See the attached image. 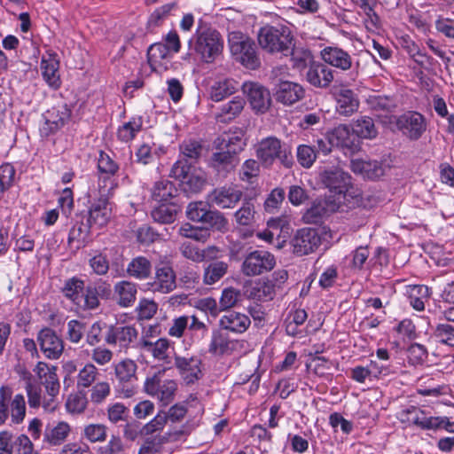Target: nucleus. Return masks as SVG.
Wrapping results in <instances>:
<instances>
[{
  "instance_id": "c9c22d12",
  "label": "nucleus",
  "mask_w": 454,
  "mask_h": 454,
  "mask_svg": "<svg viewBox=\"0 0 454 454\" xmlns=\"http://www.w3.org/2000/svg\"><path fill=\"white\" fill-rule=\"evenodd\" d=\"M407 414L410 415L408 418L410 422L424 430L438 429L439 423L441 422L436 417H427L423 410L415 406L409 408Z\"/></svg>"
},
{
  "instance_id": "2eb2a0df",
  "label": "nucleus",
  "mask_w": 454,
  "mask_h": 454,
  "mask_svg": "<svg viewBox=\"0 0 454 454\" xmlns=\"http://www.w3.org/2000/svg\"><path fill=\"white\" fill-rule=\"evenodd\" d=\"M321 244V238L317 230L303 228L299 230L291 239L293 253L302 256L314 252Z\"/></svg>"
},
{
  "instance_id": "c85d7f7f",
  "label": "nucleus",
  "mask_w": 454,
  "mask_h": 454,
  "mask_svg": "<svg viewBox=\"0 0 454 454\" xmlns=\"http://www.w3.org/2000/svg\"><path fill=\"white\" fill-rule=\"evenodd\" d=\"M98 170L99 176L98 187L99 190L106 189L107 183L111 185L113 182L111 177L119 170L118 164L105 152L100 151L98 159Z\"/></svg>"
},
{
  "instance_id": "7c9ffc66",
  "label": "nucleus",
  "mask_w": 454,
  "mask_h": 454,
  "mask_svg": "<svg viewBox=\"0 0 454 454\" xmlns=\"http://www.w3.org/2000/svg\"><path fill=\"white\" fill-rule=\"evenodd\" d=\"M138 347L144 351L150 353L153 358L164 361L168 357L170 340L167 338H160L153 341L142 338L139 340Z\"/></svg>"
},
{
  "instance_id": "a19ab883",
  "label": "nucleus",
  "mask_w": 454,
  "mask_h": 454,
  "mask_svg": "<svg viewBox=\"0 0 454 454\" xmlns=\"http://www.w3.org/2000/svg\"><path fill=\"white\" fill-rule=\"evenodd\" d=\"M352 132L356 137L365 139H372L378 134L373 120L368 116L357 119L353 124Z\"/></svg>"
},
{
  "instance_id": "13d9d810",
  "label": "nucleus",
  "mask_w": 454,
  "mask_h": 454,
  "mask_svg": "<svg viewBox=\"0 0 454 454\" xmlns=\"http://www.w3.org/2000/svg\"><path fill=\"white\" fill-rule=\"evenodd\" d=\"M296 157L301 167L309 168L317 157L316 154V148L309 145H300L297 147Z\"/></svg>"
},
{
  "instance_id": "c756f323",
  "label": "nucleus",
  "mask_w": 454,
  "mask_h": 454,
  "mask_svg": "<svg viewBox=\"0 0 454 454\" xmlns=\"http://www.w3.org/2000/svg\"><path fill=\"white\" fill-rule=\"evenodd\" d=\"M59 61L55 54H49L47 58L43 57L41 61V69L43 79L53 89L60 87V79L59 74Z\"/></svg>"
},
{
  "instance_id": "39448f33",
  "label": "nucleus",
  "mask_w": 454,
  "mask_h": 454,
  "mask_svg": "<svg viewBox=\"0 0 454 454\" xmlns=\"http://www.w3.org/2000/svg\"><path fill=\"white\" fill-rule=\"evenodd\" d=\"M256 156L265 168L272 166L276 160H278L286 168H291L294 165L290 146L275 137H268L257 144Z\"/></svg>"
},
{
  "instance_id": "bf43d9fd",
  "label": "nucleus",
  "mask_w": 454,
  "mask_h": 454,
  "mask_svg": "<svg viewBox=\"0 0 454 454\" xmlns=\"http://www.w3.org/2000/svg\"><path fill=\"white\" fill-rule=\"evenodd\" d=\"M166 424L165 411H160L153 419L143 426L142 436L160 434Z\"/></svg>"
},
{
  "instance_id": "f257e3e1",
  "label": "nucleus",
  "mask_w": 454,
  "mask_h": 454,
  "mask_svg": "<svg viewBox=\"0 0 454 454\" xmlns=\"http://www.w3.org/2000/svg\"><path fill=\"white\" fill-rule=\"evenodd\" d=\"M215 152L208 160V167L217 179H225L239 163V154L244 150L246 142L241 130L224 133L214 142Z\"/></svg>"
},
{
  "instance_id": "cd10ccee",
  "label": "nucleus",
  "mask_w": 454,
  "mask_h": 454,
  "mask_svg": "<svg viewBox=\"0 0 454 454\" xmlns=\"http://www.w3.org/2000/svg\"><path fill=\"white\" fill-rule=\"evenodd\" d=\"M243 294L254 301H267L273 299L275 285L272 281H259L244 286Z\"/></svg>"
},
{
  "instance_id": "aec40b11",
  "label": "nucleus",
  "mask_w": 454,
  "mask_h": 454,
  "mask_svg": "<svg viewBox=\"0 0 454 454\" xmlns=\"http://www.w3.org/2000/svg\"><path fill=\"white\" fill-rule=\"evenodd\" d=\"M339 203L328 199H317L302 215V221L307 224H318L324 218L339 208Z\"/></svg>"
},
{
  "instance_id": "1a4fd4ad",
  "label": "nucleus",
  "mask_w": 454,
  "mask_h": 454,
  "mask_svg": "<svg viewBox=\"0 0 454 454\" xmlns=\"http://www.w3.org/2000/svg\"><path fill=\"white\" fill-rule=\"evenodd\" d=\"M137 364L131 359H124L114 366L119 391L124 397H131L136 393Z\"/></svg>"
},
{
  "instance_id": "473e14b6",
  "label": "nucleus",
  "mask_w": 454,
  "mask_h": 454,
  "mask_svg": "<svg viewBox=\"0 0 454 454\" xmlns=\"http://www.w3.org/2000/svg\"><path fill=\"white\" fill-rule=\"evenodd\" d=\"M153 265L151 261L145 256H137L133 258L127 266V274L135 279L145 280L150 278Z\"/></svg>"
},
{
  "instance_id": "5701e85b",
  "label": "nucleus",
  "mask_w": 454,
  "mask_h": 454,
  "mask_svg": "<svg viewBox=\"0 0 454 454\" xmlns=\"http://www.w3.org/2000/svg\"><path fill=\"white\" fill-rule=\"evenodd\" d=\"M334 73L325 61H314L306 73V80L312 86L319 89H326L334 79Z\"/></svg>"
},
{
  "instance_id": "f704fd0d",
  "label": "nucleus",
  "mask_w": 454,
  "mask_h": 454,
  "mask_svg": "<svg viewBox=\"0 0 454 454\" xmlns=\"http://www.w3.org/2000/svg\"><path fill=\"white\" fill-rule=\"evenodd\" d=\"M84 281L78 277H73L65 280L61 287L62 294L74 304L81 306L84 292Z\"/></svg>"
},
{
  "instance_id": "e2e57ef3",
  "label": "nucleus",
  "mask_w": 454,
  "mask_h": 454,
  "mask_svg": "<svg viewBox=\"0 0 454 454\" xmlns=\"http://www.w3.org/2000/svg\"><path fill=\"white\" fill-rule=\"evenodd\" d=\"M92 271L98 276H105L109 270V260L102 252L97 253L89 260Z\"/></svg>"
},
{
  "instance_id": "a18cd8bd",
  "label": "nucleus",
  "mask_w": 454,
  "mask_h": 454,
  "mask_svg": "<svg viewBox=\"0 0 454 454\" xmlns=\"http://www.w3.org/2000/svg\"><path fill=\"white\" fill-rule=\"evenodd\" d=\"M236 90L234 82L223 80L215 82L210 88V98L215 102H219L232 95Z\"/></svg>"
},
{
  "instance_id": "9b49d317",
  "label": "nucleus",
  "mask_w": 454,
  "mask_h": 454,
  "mask_svg": "<svg viewBox=\"0 0 454 454\" xmlns=\"http://www.w3.org/2000/svg\"><path fill=\"white\" fill-rule=\"evenodd\" d=\"M275 264V257L270 252L254 250L246 256L241 270L246 276H256L271 270Z\"/></svg>"
},
{
  "instance_id": "4d7b16f0",
  "label": "nucleus",
  "mask_w": 454,
  "mask_h": 454,
  "mask_svg": "<svg viewBox=\"0 0 454 454\" xmlns=\"http://www.w3.org/2000/svg\"><path fill=\"white\" fill-rule=\"evenodd\" d=\"M254 207L250 200L243 202L242 207L234 214L238 224L249 226L253 223L254 218Z\"/></svg>"
},
{
  "instance_id": "e433bc0d",
  "label": "nucleus",
  "mask_w": 454,
  "mask_h": 454,
  "mask_svg": "<svg viewBox=\"0 0 454 454\" xmlns=\"http://www.w3.org/2000/svg\"><path fill=\"white\" fill-rule=\"evenodd\" d=\"M348 126L339 125L332 131L330 137L334 145L354 151L358 146V141Z\"/></svg>"
},
{
  "instance_id": "603ef678",
  "label": "nucleus",
  "mask_w": 454,
  "mask_h": 454,
  "mask_svg": "<svg viewBox=\"0 0 454 454\" xmlns=\"http://www.w3.org/2000/svg\"><path fill=\"white\" fill-rule=\"evenodd\" d=\"M434 337L442 344L454 347V326L449 323H439L434 328Z\"/></svg>"
},
{
  "instance_id": "338daca9",
  "label": "nucleus",
  "mask_w": 454,
  "mask_h": 454,
  "mask_svg": "<svg viewBox=\"0 0 454 454\" xmlns=\"http://www.w3.org/2000/svg\"><path fill=\"white\" fill-rule=\"evenodd\" d=\"M240 299V292L233 287L223 290L219 305L222 310H226L236 305Z\"/></svg>"
},
{
  "instance_id": "f8f14e48",
  "label": "nucleus",
  "mask_w": 454,
  "mask_h": 454,
  "mask_svg": "<svg viewBox=\"0 0 454 454\" xmlns=\"http://www.w3.org/2000/svg\"><path fill=\"white\" fill-rule=\"evenodd\" d=\"M323 184L331 192L340 197L345 198L348 193L351 194V176L339 168H331L325 169L321 174Z\"/></svg>"
},
{
  "instance_id": "ddd939ff",
  "label": "nucleus",
  "mask_w": 454,
  "mask_h": 454,
  "mask_svg": "<svg viewBox=\"0 0 454 454\" xmlns=\"http://www.w3.org/2000/svg\"><path fill=\"white\" fill-rule=\"evenodd\" d=\"M176 276L169 263L160 262L155 266L153 281L147 283L148 290L153 293L168 294L176 287Z\"/></svg>"
},
{
  "instance_id": "09e8293b",
  "label": "nucleus",
  "mask_w": 454,
  "mask_h": 454,
  "mask_svg": "<svg viewBox=\"0 0 454 454\" xmlns=\"http://www.w3.org/2000/svg\"><path fill=\"white\" fill-rule=\"evenodd\" d=\"M10 411L12 422L20 424L26 417V401L22 394H17L11 398Z\"/></svg>"
},
{
  "instance_id": "f03ea898",
  "label": "nucleus",
  "mask_w": 454,
  "mask_h": 454,
  "mask_svg": "<svg viewBox=\"0 0 454 454\" xmlns=\"http://www.w3.org/2000/svg\"><path fill=\"white\" fill-rule=\"evenodd\" d=\"M257 41L260 47L268 53L288 56L295 40L287 26L278 24L262 27L257 32Z\"/></svg>"
},
{
  "instance_id": "a211bd4d",
  "label": "nucleus",
  "mask_w": 454,
  "mask_h": 454,
  "mask_svg": "<svg viewBox=\"0 0 454 454\" xmlns=\"http://www.w3.org/2000/svg\"><path fill=\"white\" fill-rule=\"evenodd\" d=\"M138 336L137 330L131 325H110L105 335V340L108 345H114L120 348L127 350L137 340Z\"/></svg>"
},
{
  "instance_id": "4c0bfd02",
  "label": "nucleus",
  "mask_w": 454,
  "mask_h": 454,
  "mask_svg": "<svg viewBox=\"0 0 454 454\" xmlns=\"http://www.w3.org/2000/svg\"><path fill=\"white\" fill-rule=\"evenodd\" d=\"M179 206L175 202H160L151 212L153 219L160 223L168 224L176 220Z\"/></svg>"
},
{
  "instance_id": "bb28decb",
  "label": "nucleus",
  "mask_w": 454,
  "mask_h": 454,
  "mask_svg": "<svg viewBox=\"0 0 454 454\" xmlns=\"http://www.w3.org/2000/svg\"><path fill=\"white\" fill-rule=\"evenodd\" d=\"M137 294V284L121 280L114 286V299L121 308H129L134 305Z\"/></svg>"
},
{
  "instance_id": "5fc2aeb1",
  "label": "nucleus",
  "mask_w": 454,
  "mask_h": 454,
  "mask_svg": "<svg viewBox=\"0 0 454 454\" xmlns=\"http://www.w3.org/2000/svg\"><path fill=\"white\" fill-rule=\"evenodd\" d=\"M408 362L410 364L418 366L423 365L428 358L427 348L419 343H412L407 349Z\"/></svg>"
},
{
  "instance_id": "37998d69",
  "label": "nucleus",
  "mask_w": 454,
  "mask_h": 454,
  "mask_svg": "<svg viewBox=\"0 0 454 454\" xmlns=\"http://www.w3.org/2000/svg\"><path fill=\"white\" fill-rule=\"evenodd\" d=\"M177 190L174 184L168 180L156 182L153 191L152 197L158 202H169V200L176 196Z\"/></svg>"
},
{
  "instance_id": "49530a36",
  "label": "nucleus",
  "mask_w": 454,
  "mask_h": 454,
  "mask_svg": "<svg viewBox=\"0 0 454 454\" xmlns=\"http://www.w3.org/2000/svg\"><path fill=\"white\" fill-rule=\"evenodd\" d=\"M370 108L375 112L391 113L397 107L396 101L389 96H371L368 99Z\"/></svg>"
},
{
  "instance_id": "b1692460",
  "label": "nucleus",
  "mask_w": 454,
  "mask_h": 454,
  "mask_svg": "<svg viewBox=\"0 0 454 454\" xmlns=\"http://www.w3.org/2000/svg\"><path fill=\"white\" fill-rule=\"evenodd\" d=\"M320 55L328 67L331 66L342 72L348 71L353 67V58L341 48L327 46L321 51Z\"/></svg>"
},
{
  "instance_id": "6ab92c4d",
  "label": "nucleus",
  "mask_w": 454,
  "mask_h": 454,
  "mask_svg": "<svg viewBox=\"0 0 454 454\" xmlns=\"http://www.w3.org/2000/svg\"><path fill=\"white\" fill-rule=\"evenodd\" d=\"M243 91L247 97V100L254 111L256 113H265L271 104L270 91L258 82H245Z\"/></svg>"
},
{
  "instance_id": "ea45409f",
  "label": "nucleus",
  "mask_w": 454,
  "mask_h": 454,
  "mask_svg": "<svg viewBox=\"0 0 454 454\" xmlns=\"http://www.w3.org/2000/svg\"><path fill=\"white\" fill-rule=\"evenodd\" d=\"M69 432L70 427L66 422H59L54 427L47 426L43 434L44 441L51 445H59L66 440Z\"/></svg>"
},
{
  "instance_id": "052dcab7",
  "label": "nucleus",
  "mask_w": 454,
  "mask_h": 454,
  "mask_svg": "<svg viewBox=\"0 0 454 454\" xmlns=\"http://www.w3.org/2000/svg\"><path fill=\"white\" fill-rule=\"evenodd\" d=\"M182 159L187 160L192 165L200 158L202 145L197 141L184 142L181 146Z\"/></svg>"
},
{
  "instance_id": "0e129e2a",
  "label": "nucleus",
  "mask_w": 454,
  "mask_h": 454,
  "mask_svg": "<svg viewBox=\"0 0 454 454\" xmlns=\"http://www.w3.org/2000/svg\"><path fill=\"white\" fill-rule=\"evenodd\" d=\"M12 395V389L9 386L0 387V426L4 425L9 418V403Z\"/></svg>"
},
{
  "instance_id": "f3484780",
  "label": "nucleus",
  "mask_w": 454,
  "mask_h": 454,
  "mask_svg": "<svg viewBox=\"0 0 454 454\" xmlns=\"http://www.w3.org/2000/svg\"><path fill=\"white\" fill-rule=\"evenodd\" d=\"M201 359L197 356H174V366L186 385L194 384L202 377Z\"/></svg>"
},
{
  "instance_id": "4be33fe9",
  "label": "nucleus",
  "mask_w": 454,
  "mask_h": 454,
  "mask_svg": "<svg viewBox=\"0 0 454 454\" xmlns=\"http://www.w3.org/2000/svg\"><path fill=\"white\" fill-rule=\"evenodd\" d=\"M276 101L285 106H292L304 98L303 87L294 82L279 81L274 88Z\"/></svg>"
},
{
  "instance_id": "c03bdc74",
  "label": "nucleus",
  "mask_w": 454,
  "mask_h": 454,
  "mask_svg": "<svg viewBox=\"0 0 454 454\" xmlns=\"http://www.w3.org/2000/svg\"><path fill=\"white\" fill-rule=\"evenodd\" d=\"M159 152L162 153V150L160 147H156L154 143H144L136 152V160L143 165L150 164L159 157Z\"/></svg>"
},
{
  "instance_id": "0eeeda50",
  "label": "nucleus",
  "mask_w": 454,
  "mask_h": 454,
  "mask_svg": "<svg viewBox=\"0 0 454 454\" xmlns=\"http://www.w3.org/2000/svg\"><path fill=\"white\" fill-rule=\"evenodd\" d=\"M169 176L180 181L185 192L197 193L205 184V179L195 172L193 166L185 159H179L172 167Z\"/></svg>"
},
{
  "instance_id": "393cba45",
  "label": "nucleus",
  "mask_w": 454,
  "mask_h": 454,
  "mask_svg": "<svg viewBox=\"0 0 454 454\" xmlns=\"http://www.w3.org/2000/svg\"><path fill=\"white\" fill-rule=\"evenodd\" d=\"M350 168L355 174L372 180L377 179L384 174L382 163L376 160L353 159L350 161Z\"/></svg>"
},
{
  "instance_id": "412c9836",
  "label": "nucleus",
  "mask_w": 454,
  "mask_h": 454,
  "mask_svg": "<svg viewBox=\"0 0 454 454\" xmlns=\"http://www.w3.org/2000/svg\"><path fill=\"white\" fill-rule=\"evenodd\" d=\"M111 189L112 187L99 190V198L91 204L87 219L92 225L104 226L110 219L112 207L108 200V194Z\"/></svg>"
},
{
  "instance_id": "2f4dec72",
  "label": "nucleus",
  "mask_w": 454,
  "mask_h": 454,
  "mask_svg": "<svg viewBox=\"0 0 454 454\" xmlns=\"http://www.w3.org/2000/svg\"><path fill=\"white\" fill-rule=\"evenodd\" d=\"M359 100L350 89H341L337 96V112L340 115L350 116L358 110Z\"/></svg>"
},
{
  "instance_id": "72a5a7b5",
  "label": "nucleus",
  "mask_w": 454,
  "mask_h": 454,
  "mask_svg": "<svg viewBox=\"0 0 454 454\" xmlns=\"http://www.w3.org/2000/svg\"><path fill=\"white\" fill-rule=\"evenodd\" d=\"M245 106V100L241 97H234L231 101L223 105L215 114L218 122L228 123L238 117Z\"/></svg>"
},
{
  "instance_id": "680f3d73",
  "label": "nucleus",
  "mask_w": 454,
  "mask_h": 454,
  "mask_svg": "<svg viewBox=\"0 0 454 454\" xmlns=\"http://www.w3.org/2000/svg\"><path fill=\"white\" fill-rule=\"evenodd\" d=\"M84 333V323L76 319H72L67 322L66 337L70 342L78 343L82 339Z\"/></svg>"
},
{
  "instance_id": "423d86ee",
  "label": "nucleus",
  "mask_w": 454,
  "mask_h": 454,
  "mask_svg": "<svg viewBox=\"0 0 454 454\" xmlns=\"http://www.w3.org/2000/svg\"><path fill=\"white\" fill-rule=\"evenodd\" d=\"M178 389L176 380L164 378V371H159L147 377L144 383L145 392L166 407L175 400Z\"/></svg>"
},
{
  "instance_id": "dca6fc26",
  "label": "nucleus",
  "mask_w": 454,
  "mask_h": 454,
  "mask_svg": "<svg viewBox=\"0 0 454 454\" xmlns=\"http://www.w3.org/2000/svg\"><path fill=\"white\" fill-rule=\"evenodd\" d=\"M71 116V109L67 104H59L49 109L44 114V124L40 129L42 136L48 137L55 133Z\"/></svg>"
},
{
  "instance_id": "8fccbe9b",
  "label": "nucleus",
  "mask_w": 454,
  "mask_h": 454,
  "mask_svg": "<svg viewBox=\"0 0 454 454\" xmlns=\"http://www.w3.org/2000/svg\"><path fill=\"white\" fill-rule=\"evenodd\" d=\"M26 380L25 389L28 398V405L31 408H38L41 405V387L32 381V374L28 372L24 373Z\"/></svg>"
},
{
  "instance_id": "79ce46f5",
  "label": "nucleus",
  "mask_w": 454,
  "mask_h": 454,
  "mask_svg": "<svg viewBox=\"0 0 454 454\" xmlns=\"http://www.w3.org/2000/svg\"><path fill=\"white\" fill-rule=\"evenodd\" d=\"M228 268V263L223 261L210 262L204 270V284L213 285L218 282L227 273Z\"/></svg>"
},
{
  "instance_id": "de8ad7c7",
  "label": "nucleus",
  "mask_w": 454,
  "mask_h": 454,
  "mask_svg": "<svg viewBox=\"0 0 454 454\" xmlns=\"http://www.w3.org/2000/svg\"><path fill=\"white\" fill-rule=\"evenodd\" d=\"M202 223L206 224L207 230L208 228L214 229L215 231H223L228 229V221L218 210H210L207 209Z\"/></svg>"
},
{
  "instance_id": "774afa93",
  "label": "nucleus",
  "mask_w": 454,
  "mask_h": 454,
  "mask_svg": "<svg viewBox=\"0 0 454 454\" xmlns=\"http://www.w3.org/2000/svg\"><path fill=\"white\" fill-rule=\"evenodd\" d=\"M110 393L111 387L108 382H98L91 388L90 401L93 403L99 404L106 399Z\"/></svg>"
},
{
  "instance_id": "6e6552de",
  "label": "nucleus",
  "mask_w": 454,
  "mask_h": 454,
  "mask_svg": "<svg viewBox=\"0 0 454 454\" xmlns=\"http://www.w3.org/2000/svg\"><path fill=\"white\" fill-rule=\"evenodd\" d=\"M395 119L397 129L411 141L419 140L427 130L426 117L417 111H407Z\"/></svg>"
},
{
  "instance_id": "69168bd1",
  "label": "nucleus",
  "mask_w": 454,
  "mask_h": 454,
  "mask_svg": "<svg viewBox=\"0 0 454 454\" xmlns=\"http://www.w3.org/2000/svg\"><path fill=\"white\" fill-rule=\"evenodd\" d=\"M18 443V435L9 431L0 432V454H14Z\"/></svg>"
},
{
  "instance_id": "3c124183",
  "label": "nucleus",
  "mask_w": 454,
  "mask_h": 454,
  "mask_svg": "<svg viewBox=\"0 0 454 454\" xmlns=\"http://www.w3.org/2000/svg\"><path fill=\"white\" fill-rule=\"evenodd\" d=\"M182 434V431L171 433L168 432L164 434H156L149 436H145V444L149 446L153 451L160 452L163 444L168 442L170 440H176L177 436Z\"/></svg>"
},
{
  "instance_id": "9d476101",
  "label": "nucleus",
  "mask_w": 454,
  "mask_h": 454,
  "mask_svg": "<svg viewBox=\"0 0 454 454\" xmlns=\"http://www.w3.org/2000/svg\"><path fill=\"white\" fill-rule=\"evenodd\" d=\"M243 197L237 184H229L213 189L207 196L209 205L221 209L234 208Z\"/></svg>"
},
{
  "instance_id": "20e7f679",
  "label": "nucleus",
  "mask_w": 454,
  "mask_h": 454,
  "mask_svg": "<svg viewBox=\"0 0 454 454\" xmlns=\"http://www.w3.org/2000/svg\"><path fill=\"white\" fill-rule=\"evenodd\" d=\"M228 44L235 61L250 70L261 67V58L254 41L240 31H232L228 35Z\"/></svg>"
},
{
  "instance_id": "58836bf2",
  "label": "nucleus",
  "mask_w": 454,
  "mask_h": 454,
  "mask_svg": "<svg viewBox=\"0 0 454 454\" xmlns=\"http://www.w3.org/2000/svg\"><path fill=\"white\" fill-rule=\"evenodd\" d=\"M291 57L292 66L294 68L302 71L309 68L313 60V55L309 49L303 47H296L294 42L292 44V50L288 51Z\"/></svg>"
},
{
  "instance_id": "7ed1b4c3",
  "label": "nucleus",
  "mask_w": 454,
  "mask_h": 454,
  "mask_svg": "<svg viewBox=\"0 0 454 454\" xmlns=\"http://www.w3.org/2000/svg\"><path fill=\"white\" fill-rule=\"evenodd\" d=\"M189 46L204 62L212 63L222 52L223 44L217 30L200 22L193 38L189 41Z\"/></svg>"
},
{
  "instance_id": "4468645a",
  "label": "nucleus",
  "mask_w": 454,
  "mask_h": 454,
  "mask_svg": "<svg viewBox=\"0 0 454 454\" xmlns=\"http://www.w3.org/2000/svg\"><path fill=\"white\" fill-rule=\"evenodd\" d=\"M40 350L51 360L59 359L64 351V341L57 333L49 327L40 330L36 337Z\"/></svg>"
},
{
  "instance_id": "a878e982",
  "label": "nucleus",
  "mask_w": 454,
  "mask_h": 454,
  "mask_svg": "<svg viewBox=\"0 0 454 454\" xmlns=\"http://www.w3.org/2000/svg\"><path fill=\"white\" fill-rule=\"evenodd\" d=\"M250 325L251 320L248 316L234 310L227 311L219 320L222 329L234 333H245Z\"/></svg>"
},
{
  "instance_id": "6e6d98bb",
  "label": "nucleus",
  "mask_w": 454,
  "mask_h": 454,
  "mask_svg": "<svg viewBox=\"0 0 454 454\" xmlns=\"http://www.w3.org/2000/svg\"><path fill=\"white\" fill-rule=\"evenodd\" d=\"M141 128V118H134L119 128L117 137L123 142H129L136 137L137 133L140 131Z\"/></svg>"
},
{
  "instance_id": "864d4df0",
  "label": "nucleus",
  "mask_w": 454,
  "mask_h": 454,
  "mask_svg": "<svg viewBox=\"0 0 454 454\" xmlns=\"http://www.w3.org/2000/svg\"><path fill=\"white\" fill-rule=\"evenodd\" d=\"M98 376V368L92 364H86L77 375V387L87 388L92 386Z\"/></svg>"
}]
</instances>
